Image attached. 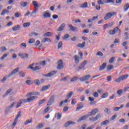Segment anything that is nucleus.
Wrapping results in <instances>:
<instances>
[{"instance_id":"f257e3e1","label":"nucleus","mask_w":129,"mask_h":129,"mask_svg":"<svg viewBox=\"0 0 129 129\" xmlns=\"http://www.w3.org/2000/svg\"><path fill=\"white\" fill-rule=\"evenodd\" d=\"M37 96H32L30 97H28L27 99H21L19 100V102H21L22 104L26 103H30L35 99H37Z\"/></svg>"},{"instance_id":"f03ea898","label":"nucleus","mask_w":129,"mask_h":129,"mask_svg":"<svg viewBox=\"0 0 129 129\" xmlns=\"http://www.w3.org/2000/svg\"><path fill=\"white\" fill-rule=\"evenodd\" d=\"M78 54L80 56L79 57L77 55H74V58L75 59V62L76 64H78L80 62V60H82L83 58V53L82 52L80 51L78 53Z\"/></svg>"},{"instance_id":"7ed1b4c3","label":"nucleus","mask_w":129,"mask_h":129,"mask_svg":"<svg viewBox=\"0 0 129 129\" xmlns=\"http://www.w3.org/2000/svg\"><path fill=\"white\" fill-rule=\"evenodd\" d=\"M116 15V12H108L105 14L104 17V19L105 20H108L110 18H111L112 16H114Z\"/></svg>"},{"instance_id":"20e7f679","label":"nucleus","mask_w":129,"mask_h":129,"mask_svg":"<svg viewBox=\"0 0 129 129\" xmlns=\"http://www.w3.org/2000/svg\"><path fill=\"white\" fill-rule=\"evenodd\" d=\"M128 77V75H123L116 79L115 82L119 83L121 81L126 79Z\"/></svg>"},{"instance_id":"39448f33","label":"nucleus","mask_w":129,"mask_h":129,"mask_svg":"<svg viewBox=\"0 0 129 129\" xmlns=\"http://www.w3.org/2000/svg\"><path fill=\"white\" fill-rule=\"evenodd\" d=\"M118 31H119V33H120L121 30H119V28H118V27H116L114 28L113 30H110L109 31V34L111 35H114L116 34V33H117Z\"/></svg>"},{"instance_id":"423d86ee","label":"nucleus","mask_w":129,"mask_h":129,"mask_svg":"<svg viewBox=\"0 0 129 129\" xmlns=\"http://www.w3.org/2000/svg\"><path fill=\"white\" fill-rule=\"evenodd\" d=\"M34 66V63H32V64H30L29 67H28V69H30L32 70L33 71H36L38 70H39L41 69V67H39L38 66H36L35 67H33Z\"/></svg>"},{"instance_id":"0eeeda50","label":"nucleus","mask_w":129,"mask_h":129,"mask_svg":"<svg viewBox=\"0 0 129 129\" xmlns=\"http://www.w3.org/2000/svg\"><path fill=\"white\" fill-rule=\"evenodd\" d=\"M57 72V71H51L50 73L43 75V76L46 77H51L52 76L55 75Z\"/></svg>"},{"instance_id":"6e6552de","label":"nucleus","mask_w":129,"mask_h":129,"mask_svg":"<svg viewBox=\"0 0 129 129\" xmlns=\"http://www.w3.org/2000/svg\"><path fill=\"white\" fill-rule=\"evenodd\" d=\"M55 95H53L49 99L47 103V106L51 105L54 102Z\"/></svg>"},{"instance_id":"1a4fd4ad","label":"nucleus","mask_w":129,"mask_h":129,"mask_svg":"<svg viewBox=\"0 0 129 129\" xmlns=\"http://www.w3.org/2000/svg\"><path fill=\"white\" fill-rule=\"evenodd\" d=\"M90 78H91V75H87L83 76L82 78H80V80L82 82H84L85 81L88 80Z\"/></svg>"},{"instance_id":"9d476101","label":"nucleus","mask_w":129,"mask_h":129,"mask_svg":"<svg viewBox=\"0 0 129 129\" xmlns=\"http://www.w3.org/2000/svg\"><path fill=\"white\" fill-rule=\"evenodd\" d=\"M87 64V60H85L81 64V67L77 68V71L79 72L81 70H82L83 68H84L85 67Z\"/></svg>"},{"instance_id":"9b49d317","label":"nucleus","mask_w":129,"mask_h":129,"mask_svg":"<svg viewBox=\"0 0 129 129\" xmlns=\"http://www.w3.org/2000/svg\"><path fill=\"white\" fill-rule=\"evenodd\" d=\"M19 68H17L15 69H14L12 72H11V73L9 74L8 75V77H12L14 75L16 74L17 73L19 72Z\"/></svg>"},{"instance_id":"f8f14e48","label":"nucleus","mask_w":129,"mask_h":129,"mask_svg":"<svg viewBox=\"0 0 129 129\" xmlns=\"http://www.w3.org/2000/svg\"><path fill=\"white\" fill-rule=\"evenodd\" d=\"M98 111V109L96 108V109H94L93 110H92L91 112H90L88 113L89 116H93L95 114H96L97 112Z\"/></svg>"},{"instance_id":"ddd939ff","label":"nucleus","mask_w":129,"mask_h":129,"mask_svg":"<svg viewBox=\"0 0 129 129\" xmlns=\"http://www.w3.org/2000/svg\"><path fill=\"white\" fill-rule=\"evenodd\" d=\"M85 105L83 103L80 102L78 104V107L76 108V111H78L79 110L82 109L84 107Z\"/></svg>"},{"instance_id":"4468645a","label":"nucleus","mask_w":129,"mask_h":129,"mask_svg":"<svg viewBox=\"0 0 129 129\" xmlns=\"http://www.w3.org/2000/svg\"><path fill=\"white\" fill-rule=\"evenodd\" d=\"M58 65L57 66V69L58 70H61L64 68V66H63V62L61 59H60L58 61Z\"/></svg>"},{"instance_id":"2eb2a0df","label":"nucleus","mask_w":129,"mask_h":129,"mask_svg":"<svg viewBox=\"0 0 129 129\" xmlns=\"http://www.w3.org/2000/svg\"><path fill=\"white\" fill-rule=\"evenodd\" d=\"M68 26L70 28L71 30L73 31V32H78L79 30L78 28L73 26L72 24L69 25Z\"/></svg>"},{"instance_id":"dca6fc26","label":"nucleus","mask_w":129,"mask_h":129,"mask_svg":"<svg viewBox=\"0 0 129 129\" xmlns=\"http://www.w3.org/2000/svg\"><path fill=\"white\" fill-rule=\"evenodd\" d=\"M31 95H40V93L38 92H29L26 95V97H28L31 96Z\"/></svg>"},{"instance_id":"f3484780","label":"nucleus","mask_w":129,"mask_h":129,"mask_svg":"<svg viewBox=\"0 0 129 129\" xmlns=\"http://www.w3.org/2000/svg\"><path fill=\"white\" fill-rule=\"evenodd\" d=\"M89 116L88 114V115H83V116L80 117L78 120V122H80L83 120H85L87 117H88Z\"/></svg>"},{"instance_id":"a211bd4d","label":"nucleus","mask_w":129,"mask_h":129,"mask_svg":"<svg viewBox=\"0 0 129 129\" xmlns=\"http://www.w3.org/2000/svg\"><path fill=\"white\" fill-rule=\"evenodd\" d=\"M101 116L100 114H98L96 117H90L89 118L90 121H95L98 119L99 118H100Z\"/></svg>"},{"instance_id":"6ab92c4d","label":"nucleus","mask_w":129,"mask_h":129,"mask_svg":"<svg viewBox=\"0 0 129 129\" xmlns=\"http://www.w3.org/2000/svg\"><path fill=\"white\" fill-rule=\"evenodd\" d=\"M71 124H75V122L73 121H67L65 124H64V126L66 127H68L69 126V125H71Z\"/></svg>"},{"instance_id":"aec40b11","label":"nucleus","mask_w":129,"mask_h":129,"mask_svg":"<svg viewBox=\"0 0 129 129\" xmlns=\"http://www.w3.org/2000/svg\"><path fill=\"white\" fill-rule=\"evenodd\" d=\"M106 67H107V63L106 62L103 63L102 66L100 67V69H99L100 71H102L106 69Z\"/></svg>"},{"instance_id":"412c9836","label":"nucleus","mask_w":129,"mask_h":129,"mask_svg":"<svg viewBox=\"0 0 129 129\" xmlns=\"http://www.w3.org/2000/svg\"><path fill=\"white\" fill-rule=\"evenodd\" d=\"M38 9H36L35 10L33 11L32 13L30 14V16L32 17H36V14L37 13Z\"/></svg>"},{"instance_id":"4be33fe9","label":"nucleus","mask_w":129,"mask_h":129,"mask_svg":"<svg viewBox=\"0 0 129 129\" xmlns=\"http://www.w3.org/2000/svg\"><path fill=\"white\" fill-rule=\"evenodd\" d=\"M19 55L21 56L22 59L27 58L28 57V55L27 53H21L19 54Z\"/></svg>"},{"instance_id":"5701e85b","label":"nucleus","mask_w":129,"mask_h":129,"mask_svg":"<svg viewBox=\"0 0 129 129\" xmlns=\"http://www.w3.org/2000/svg\"><path fill=\"white\" fill-rule=\"evenodd\" d=\"M9 13H10V11L9 10H7L6 9H4L3 11L2 12L1 15L4 16L6 14H9Z\"/></svg>"},{"instance_id":"b1692460","label":"nucleus","mask_w":129,"mask_h":129,"mask_svg":"<svg viewBox=\"0 0 129 129\" xmlns=\"http://www.w3.org/2000/svg\"><path fill=\"white\" fill-rule=\"evenodd\" d=\"M114 69V66L113 64L108 65L107 67V71H111L112 70Z\"/></svg>"},{"instance_id":"393cba45","label":"nucleus","mask_w":129,"mask_h":129,"mask_svg":"<svg viewBox=\"0 0 129 129\" xmlns=\"http://www.w3.org/2000/svg\"><path fill=\"white\" fill-rule=\"evenodd\" d=\"M66 26V24L64 23L62 24L57 29L58 32H61Z\"/></svg>"},{"instance_id":"a878e982","label":"nucleus","mask_w":129,"mask_h":129,"mask_svg":"<svg viewBox=\"0 0 129 129\" xmlns=\"http://www.w3.org/2000/svg\"><path fill=\"white\" fill-rule=\"evenodd\" d=\"M86 46V42L83 41L82 43H78L77 46L79 48H84Z\"/></svg>"},{"instance_id":"bb28decb","label":"nucleus","mask_w":129,"mask_h":129,"mask_svg":"<svg viewBox=\"0 0 129 129\" xmlns=\"http://www.w3.org/2000/svg\"><path fill=\"white\" fill-rule=\"evenodd\" d=\"M51 42L52 40L51 39L48 38H43V41H42V43H44L46 42Z\"/></svg>"},{"instance_id":"cd10ccee","label":"nucleus","mask_w":129,"mask_h":129,"mask_svg":"<svg viewBox=\"0 0 129 129\" xmlns=\"http://www.w3.org/2000/svg\"><path fill=\"white\" fill-rule=\"evenodd\" d=\"M44 18H47L51 17V14L48 12L44 13L43 14Z\"/></svg>"},{"instance_id":"c85d7f7f","label":"nucleus","mask_w":129,"mask_h":129,"mask_svg":"<svg viewBox=\"0 0 129 129\" xmlns=\"http://www.w3.org/2000/svg\"><path fill=\"white\" fill-rule=\"evenodd\" d=\"M50 87V85H48L45 86H43L42 88H41V91H44L45 90H47L48 89H49Z\"/></svg>"},{"instance_id":"c756f323","label":"nucleus","mask_w":129,"mask_h":129,"mask_svg":"<svg viewBox=\"0 0 129 129\" xmlns=\"http://www.w3.org/2000/svg\"><path fill=\"white\" fill-rule=\"evenodd\" d=\"M20 6L22 8L26 7L28 6V2H21L20 3Z\"/></svg>"},{"instance_id":"7c9ffc66","label":"nucleus","mask_w":129,"mask_h":129,"mask_svg":"<svg viewBox=\"0 0 129 129\" xmlns=\"http://www.w3.org/2000/svg\"><path fill=\"white\" fill-rule=\"evenodd\" d=\"M95 99L94 98H92L91 97H89V100L91 101V102L90 103V105H93L95 104L96 102L94 101Z\"/></svg>"},{"instance_id":"2f4dec72","label":"nucleus","mask_w":129,"mask_h":129,"mask_svg":"<svg viewBox=\"0 0 129 129\" xmlns=\"http://www.w3.org/2000/svg\"><path fill=\"white\" fill-rule=\"evenodd\" d=\"M88 7V3L87 2H85L81 5L80 6L81 8L85 9Z\"/></svg>"},{"instance_id":"473e14b6","label":"nucleus","mask_w":129,"mask_h":129,"mask_svg":"<svg viewBox=\"0 0 129 129\" xmlns=\"http://www.w3.org/2000/svg\"><path fill=\"white\" fill-rule=\"evenodd\" d=\"M123 107H124V105L121 104L120 107H115V108H114L113 111H117L119 110V109L123 108Z\"/></svg>"},{"instance_id":"72a5a7b5","label":"nucleus","mask_w":129,"mask_h":129,"mask_svg":"<svg viewBox=\"0 0 129 129\" xmlns=\"http://www.w3.org/2000/svg\"><path fill=\"white\" fill-rule=\"evenodd\" d=\"M16 104V102H14L12 103V104H11L10 106H9L8 108H6V111H8L10 109H11L15 105V104Z\"/></svg>"},{"instance_id":"f704fd0d","label":"nucleus","mask_w":129,"mask_h":129,"mask_svg":"<svg viewBox=\"0 0 129 129\" xmlns=\"http://www.w3.org/2000/svg\"><path fill=\"white\" fill-rule=\"evenodd\" d=\"M43 37H52V32H46L43 35Z\"/></svg>"},{"instance_id":"c9c22d12","label":"nucleus","mask_w":129,"mask_h":129,"mask_svg":"<svg viewBox=\"0 0 129 129\" xmlns=\"http://www.w3.org/2000/svg\"><path fill=\"white\" fill-rule=\"evenodd\" d=\"M108 95L109 93L108 92H106L103 93V95H102L101 98H102V99L107 98L108 97Z\"/></svg>"},{"instance_id":"e433bc0d","label":"nucleus","mask_w":129,"mask_h":129,"mask_svg":"<svg viewBox=\"0 0 129 129\" xmlns=\"http://www.w3.org/2000/svg\"><path fill=\"white\" fill-rule=\"evenodd\" d=\"M123 9L124 11H127L129 9V3L125 4L124 5Z\"/></svg>"},{"instance_id":"4c0bfd02","label":"nucleus","mask_w":129,"mask_h":129,"mask_svg":"<svg viewBox=\"0 0 129 129\" xmlns=\"http://www.w3.org/2000/svg\"><path fill=\"white\" fill-rule=\"evenodd\" d=\"M109 123V120H106L102 122H101V125H106Z\"/></svg>"},{"instance_id":"58836bf2","label":"nucleus","mask_w":129,"mask_h":129,"mask_svg":"<svg viewBox=\"0 0 129 129\" xmlns=\"http://www.w3.org/2000/svg\"><path fill=\"white\" fill-rule=\"evenodd\" d=\"M115 59V56L111 57L109 60V63H110V64H112V63L114 62Z\"/></svg>"},{"instance_id":"ea45409f","label":"nucleus","mask_w":129,"mask_h":129,"mask_svg":"<svg viewBox=\"0 0 129 129\" xmlns=\"http://www.w3.org/2000/svg\"><path fill=\"white\" fill-rule=\"evenodd\" d=\"M14 16L16 18H19L22 17V14L20 12L15 13Z\"/></svg>"},{"instance_id":"a19ab883","label":"nucleus","mask_w":129,"mask_h":129,"mask_svg":"<svg viewBox=\"0 0 129 129\" xmlns=\"http://www.w3.org/2000/svg\"><path fill=\"white\" fill-rule=\"evenodd\" d=\"M73 94H74L73 92L71 91V92L69 94H68L67 95V98L68 99L71 98V97L73 95Z\"/></svg>"},{"instance_id":"79ce46f5","label":"nucleus","mask_w":129,"mask_h":129,"mask_svg":"<svg viewBox=\"0 0 129 129\" xmlns=\"http://www.w3.org/2000/svg\"><path fill=\"white\" fill-rule=\"evenodd\" d=\"M20 28H21V26H19V25L15 26L14 27H13V30H14L15 31H18V30H20Z\"/></svg>"},{"instance_id":"37998d69","label":"nucleus","mask_w":129,"mask_h":129,"mask_svg":"<svg viewBox=\"0 0 129 129\" xmlns=\"http://www.w3.org/2000/svg\"><path fill=\"white\" fill-rule=\"evenodd\" d=\"M98 4L99 5H103L106 4V2L104 0H99L98 1Z\"/></svg>"},{"instance_id":"c03bdc74","label":"nucleus","mask_w":129,"mask_h":129,"mask_svg":"<svg viewBox=\"0 0 129 129\" xmlns=\"http://www.w3.org/2000/svg\"><path fill=\"white\" fill-rule=\"evenodd\" d=\"M22 112L21 111H19L18 114H17V116H16V117L15 118V119L18 120V118L19 117H20L21 116H22Z\"/></svg>"},{"instance_id":"a18cd8bd","label":"nucleus","mask_w":129,"mask_h":129,"mask_svg":"<svg viewBox=\"0 0 129 129\" xmlns=\"http://www.w3.org/2000/svg\"><path fill=\"white\" fill-rule=\"evenodd\" d=\"M32 122V118H31V119H30V120H27L25 122L24 124H25V125H27V124H29V123H31Z\"/></svg>"},{"instance_id":"49530a36","label":"nucleus","mask_w":129,"mask_h":129,"mask_svg":"<svg viewBox=\"0 0 129 129\" xmlns=\"http://www.w3.org/2000/svg\"><path fill=\"white\" fill-rule=\"evenodd\" d=\"M35 40L34 38H31L29 39V41H28V43L29 44H33L34 43H35Z\"/></svg>"},{"instance_id":"de8ad7c7","label":"nucleus","mask_w":129,"mask_h":129,"mask_svg":"<svg viewBox=\"0 0 129 129\" xmlns=\"http://www.w3.org/2000/svg\"><path fill=\"white\" fill-rule=\"evenodd\" d=\"M18 120L17 119H16V118H15L14 121V122L12 123V126H13V127H15L16 125V124H17V122H18Z\"/></svg>"},{"instance_id":"09e8293b","label":"nucleus","mask_w":129,"mask_h":129,"mask_svg":"<svg viewBox=\"0 0 129 129\" xmlns=\"http://www.w3.org/2000/svg\"><path fill=\"white\" fill-rule=\"evenodd\" d=\"M32 4L34 6H35V8L39 7V6L37 1L32 2Z\"/></svg>"},{"instance_id":"8fccbe9b","label":"nucleus","mask_w":129,"mask_h":129,"mask_svg":"<svg viewBox=\"0 0 129 129\" xmlns=\"http://www.w3.org/2000/svg\"><path fill=\"white\" fill-rule=\"evenodd\" d=\"M93 95L94 96V97L96 98H98L99 97V95H98V92H95L93 93Z\"/></svg>"},{"instance_id":"3c124183","label":"nucleus","mask_w":129,"mask_h":129,"mask_svg":"<svg viewBox=\"0 0 129 129\" xmlns=\"http://www.w3.org/2000/svg\"><path fill=\"white\" fill-rule=\"evenodd\" d=\"M78 79V77L74 76L73 79H71V82H75Z\"/></svg>"},{"instance_id":"603ef678","label":"nucleus","mask_w":129,"mask_h":129,"mask_svg":"<svg viewBox=\"0 0 129 129\" xmlns=\"http://www.w3.org/2000/svg\"><path fill=\"white\" fill-rule=\"evenodd\" d=\"M62 46V42L61 41H60L58 44V49H60Z\"/></svg>"},{"instance_id":"864d4df0","label":"nucleus","mask_w":129,"mask_h":129,"mask_svg":"<svg viewBox=\"0 0 129 129\" xmlns=\"http://www.w3.org/2000/svg\"><path fill=\"white\" fill-rule=\"evenodd\" d=\"M112 76H108L107 77V81L110 82L112 81Z\"/></svg>"},{"instance_id":"5fc2aeb1","label":"nucleus","mask_w":129,"mask_h":129,"mask_svg":"<svg viewBox=\"0 0 129 129\" xmlns=\"http://www.w3.org/2000/svg\"><path fill=\"white\" fill-rule=\"evenodd\" d=\"M44 126V124L43 123H40L38 126H37V128H39V129H41L43 128V127Z\"/></svg>"},{"instance_id":"6e6d98bb","label":"nucleus","mask_w":129,"mask_h":129,"mask_svg":"<svg viewBox=\"0 0 129 129\" xmlns=\"http://www.w3.org/2000/svg\"><path fill=\"white\" fill-rule=\"evenodd\" d=\"M96 55H98L99 56H101V57H102L104 55L103 53L102 52H101V51L98 52L96 54Z\"/></svg>"},{"instance_id":"4d7b16f0","label":"nucleus","mask_w":129,"mask_h":129,"mask_svg":"<svg viewBox=\"0 0 129 129\" xmlns=\"http://www.w3.org/2000/svg\"><path fill=\"white\" fill-rule=\"evenodd\" d=\"M31 25V23L28 22V23H25L24 24H23V26L24 27H29L30 25Z\"/></svg>"},{"instance_id":"13d9d810","label":"nucleus","mask_w":129,"mask_h":129,"mask_svg":"<svg viewBox=\"0 0 129 129\" xmlns=\"http://www.w3.org/2000/svg\"><path fill=\"white\" fill-rule=\"evenodd\" d=\"M20 46H22V47H23L24 48H26L27 47V44L25 42H23V43H21L20 44Z\"/></svg>"},{"instance_id":"bf43d9fd","label":"nucleus","mask_w":129,"mask_h":129,"mask_svg":"<svg viewBox=\"0 0 129 129\" xmlns=\"http://www.w3.org/2000/svg\"><path fill=\"white\" fill-rule=\"evenodd\" d=\"M122 92H123L122 90L120 89V90L117 91V94H118V95H120L122 94Z\"/></svg>"},{"instance_id":"052dcab7","label":"nucleus","mask_w":129,"mask_h":129,"mask_svg":"<svg viewBox=\"0 0 129 129\" xmlns=\"http://www.w3.org/2000/svg\"><path fill=\"white\" fill-rule=\"evenodd\" d=\"M77 103L76 99H73L72 100V105H75Z\"/></svg>"},{"instance_id":"680f3d73","label":"nucleus","mask_w":129,"mask_h":129,"mask_svg":"<svg viewBox=\"0 0 129 129\" xmlns=\"http://www.w3.org/2000/svg\"><path fill=\"white\" fill-rule=\"evenodd\" d=\"M60 35V33H59L58 35H56V39L57 40V41L59 40Z\"/></svg>"},{"instance_id":"e2e57ef3","label":"nucleus","mask_w":129,"mask_h":129,"mask_svg":"<svg viewBox=\"0 0 129 129\" xmlns=\"http://www.w3.org/2000/svg\"><path fill=\"white\" fill-rule=\"evenodd\" d=\"M31 35H33L34 36H38L39 34L38 33H37V32H33L31 33Z\"/></svg>"},{"instance_id":"0e129e2a","label":"nucleus","mask_w":129,"mask_h":129,"mask_svg":"<svg viewBox=\"0 0 129 129\" xmlns=\"http://www.w3.org/2000/svg\"><path fill=\"white\" fill-rule=\"evenodd\" d=\"M1 50L2 52H3L6 51L7 48L5 46H2V47H1Z\"/></svg>"},{"instance_id":"69168bd1","label":"nucleus","mask_w":129,"mask_h":129,"mask_svg":"<svg viewBox=\"0 0 129 129\" xmlns=\"http://www.w3.org/2000/svg\"><path fill=\"white\" fill-rule=\"evenodd\" d=\"M117 116L116 115H113L112 117L110 118L111 120H113L114 119H115Z\"/></svg>"},{"instance_id":"338daca9","label":"nucleus","mask_w":129,"mask_h":129,"mask_svg":"<svg viewBox=\"0 0 129 129\" xmlns=\"http://www.w3.org/2000/svg\"><path fill=\"white\" fill-rule=\"evenodd\" d=\"M8 55V54H5L3 55V56L1 57V59L3 60L5 57H7Z\"/></svg>"},{"instance_id":"774afa93","label":"nucleus","mask_w":129,"mask_h":129,"mask_svg":"<svg viewBox=\"0 0 129 129\" xmlns=\"http://www.w3.org/2000/svg\"><path fill=\"white\" fill-rule=\"evenodd\" d=\"M85 90V89L83 88H78L77 89V90L78 91H80V92H82L83 91H84Z\"/></svg>"}]
</instances>
